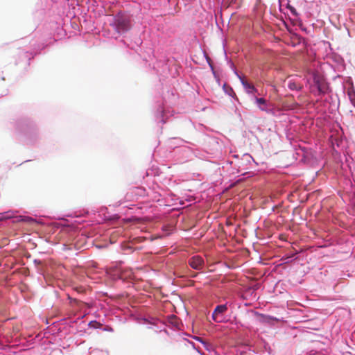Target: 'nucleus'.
<instances>
[{
    "label": "nucleus",
    "mask_w": 355,
    "mask_h": 355,
    "mask_svg": "<svg viewBox=\"0 0 355 355\" xmlns=\"http://www.w3.org/2000/svg\"><path fill=\"white\" fill-rule=\"evenodd\" d=\"M227 310V303L223 304H218L217 305L212 313L211 318L212 320L217 322H225V317L224 313Z\"/></svg>",
    "instance_id": "11"
},
{
    "label": "nucleus",
    "mask_w": 355,
    "mask_h": 355,
    "mask_svg": "<svg viewBox=\"0 0 355 355\" xmlns=\"http://www.w3.org/2000/svg\"><path fill=\"white\" fill-rule=\"evenodd\" d=\"M197 351L198 352V353L200 354V355H205L204 354L201 353L199 350L197 349Z\"/></svg>",
    "instance_id": "47"
},
{
    "label": "nucleus",
    "mask_w": 355,
    "mask_h": 355,
    "mask_svg": "<svg viewBox=\"0 0 355 355\" xmlns=\"http://www.w3.org/2000/svg\"><path fill=\"white\" fill-rule=\"evenodd\" d=\"M294 25H296V26H298L300 28V30L304 33H306V34H309V30L304 27L303 24H294Z\"/></svg>",
    "instance_id": "36"
},
{
    "label": "nucleus",
    "mask_w": 355,
    "mask_h": 355,
    "mask_svg": "<svg viewBox=\"0 0 355 355\" xmlns=\"http://www.w3.org/2000/svg\"><path fill=\"white\" fill-rule=\"evenodd\" d=\"M120 42L123 43L125 47L132 49L137 53H138V50L140 49V46L142 44V40L140 37H135L134 39H131L127 35L125 37L121 38Z\"/></svg>",
    "instance_id": "10"
},
{
    "label": "nucleus",
    "mask_w": 355,
    "mask_h": 355,
    "mask_svg": "<svg viewBox=\"0 0 355 355\" xmlns=\"http://www.w3.org/2000/svg\"><path fill=\"white\" fill-rule=\"evenodd\" d=\"M42 263H43V261H42V260H40L39 259H35L33 260V263H34L35 268L39 266H40V265H42Z\"/></svg>",
    "instance_id": "38"
},
{
    "label": "nucleus",
    "mask_w": 355,
    "mask_h": 355,
    "mask_svg": "<svg viewBox=\"0 0 355 355\" xmlns=\"http://www.w3.org/2000/svg\"><path fill=\"white\" fill-rule=\"evenodd\" d=\"M251 100L254 101V104L260 110L264 111L268 114L274 113L273 109L270 107V104L266 98L263 97H258L257 96H252Z\"/></svg>",
    "instance_id": "12"
},
{
    "label": "nucleus",
    "mask_w": 355,
    "mask_h": 355,
    "mask_svg": "<svg viewBox=\"0 0 355 355\" xmlns=\"http://www.w3.org/2000/svg\"><path fill=\"white\" fill-rule=\"evenodd\" d=\"M298 258L297 253L295 252H289L286 253L281 258L283 263H290Z\"/></svg>",
    "instance_id": "20"
},
{
    "label": "nucleus",
    "mask_w": 355,
    "mask_h": 355,
    "mask_svg": "<svg viewBox=\"0 0 355 355\" xmlns=\"http://www.w3.org/2000/svg\"><path fill=\"white\" fill-rule=\"evenodd\" d=\"M252 313L257 321L261 324H271L274 321L277 320V318L268 314L261 313L257 311H252Z\"/></svg>",
    "instance_id": "15"
},
{
    "label": "nucleus",
    "mask_w": 355,
    "mask_h": 355,
    "mask_svg": "<svg viewBox=\"0 0 355 355\" xmlns=\"http://www.w3.org/2000/svg\"><path fill=\"white\" fill-rule=\"evenodd\" d=\"M136 321L139 324H150L159 329V319L152 316L139 315L136 317Z\"/></svg>",
    "instance_id": "16"
},
{
    "label": "nucleus",
    "mask_w": 355,
    "mask_h": 355,
    "mask_svg": "<svg viewBox=\"0 0 355 355\" xmlns=\"http://www.w3.org/2000/svg\"><path fill=\"white\" fill-rule=\"evenodd\" d=\"M184 198V200L189 202L190 204L196 202V198L193 196V195H189L185 196Z\"/></svg>",
    "instance_id": "32"
},
{
    "label": "nucleus",
    "mask_w": 355,
    "mask_h": 355,
    "mask_svg": "<svg viewBox=\"0 0 355 355\" xmlns=\"http://www.w3.org/2000/svg\"><path fill=\"white\" fill-rule=\"evenodd\" d=\"M197 175H198V177L202 176V175H201V174H199V173H198V174H197Z\"/></svg>",
    "instance_id": "49"
},
{
    "label": "nucleus",
    "mask_w": 355,
    "mask_h": 355,
    "mask_svg": "<svg viewBox=\"0 0 355 355\" xmlns=\"http://www.w3.org/2000/svg\"><path fill=\"white\" fill-rule=\"evenodd\" d=\"M285 10H286L285 8V5H283L281 2V0H279V10L280 12L284 14L285 17H287V15H288V12H286Z\"/></svg>",
    "instance_id": "30"
},
{
    "label": "nucleus",
    "mask_w": 355,
    "mask_h": 355,
    "mask_svg": "<svg viewBox=\"0 0 355 355\" xmlns=\"http://www.w3.org/2000/svg\"><path fill=\"white\" fill-rule=\"evenodd\" d=\"M232 71L234 73V74L239 79L241 83L242 80H245L244 77L239 72L236 68L232 69Z\"/></svg>",
    "instance_id": "34"
},
{
    "label": "nucleus",
    "mask_w": 355,
    "mask_h": 355,
    "mask_svg": "<svg viewBox=\"0 0 355 355\" xmlns=\"http://www.w3.org/2000/svg\"><path fill=\"white\" fill-rule=\"evenodd\" d=\"M114 280H120L123 283L126 284L127 286H130L133 284L134 276L130 270H125L121 267L116 269L112 274Z\"/></svg>",
    "instance_id": "9"
},
{
    "label": "nucleus",
    "mask_w": 355,
    "mask_h": 355,
    "mask_svg": "<svg viewBox=\"0 0 355 355\" xmlns=\"http://www.w3.org/2000/svg\"><path fill=\"white\" fill-rule=\"evenodd\" d=\"M168 59H164L163 61L157 62L156 64L157 66H159L160 64H162L163 66L165 67V69H168L169 66L168 64Z\"/></svg>",
    "instance_id": "35"
},
{
    "label": "nucleus",
    "mask_w": 355,
    "mask_h": 355,
    "mask_svg": "<svg viewBox=\"0 0 355 355\" xmlns=\"http://www.w3.org/2000/svg\"><path fill=\"white\" fill-rule=\"evenodd\" d=\"M58 322L61 325H64V326L67 325L70 327H72L73 324L74 323L77 322V320H72V319L68 320L67 318H64L60 320Z\"/></svg>",
    "instance_id": "26"
},
{
    "label": "nucleus",
    "mask_w": 355,
    "mask_h": 355,
    "mask_svg": "<svg viewBox=\"0 0 355 355\" xmlns=\"http://www.w3.org/2000/svg\"><path fill=\"white\" fill-rule=\"evenodd\" d=\"M245 175L246 173H244L241 175V176H245ZM244 178H241V175H238L237 177L235 178V183L239 184L240 182H242Z\"/></svg>",
    "instance_id": "37"
},
{
    "label": "nucleus",
    "mask_w": 355,
    "mask_h": 355,
    "mask_svg": "<svg viewBox=\"0 0 355 355\" xmlns=\"http://www.w3.org/2000/svg\"><path fill=\"white\" fill-rule=\"evenodd\" d=\"M131 220L135 223H138L141 220V218L140 217L134 216H131Z\"/></svg>",
    "instance_id": "39"
},
{
    "label": "nucleus",
    "mask_w": 355,
    "mask_h": 355,
    "mask_svg": "<svg viewBox=\"0 0 355 355\" xmlns=\"http://www.w3.org/2000/svg\"><path fill=\"white\" fill-rule=\"evenodd\" d=\"M223 90L225 92V94H227L228 96H231L232 98H234L235 101H239V99L236 95V93L232 88V86L227 85V83H225L223 85Z\"/></svg>",
    "instance_id": "22"
},
{
    "label": "nucleus",
    "mask_w": 355,
    "mask_h": 355,
    "mask_svg": "<svg viewBox=\"0 0 355 355\" xmlns=\"http://www.w3.org/2000/svg\"><path fill=\"white\" fill-rule=\"evenodd\" d=\"M46 264L43 262L42 265L36 267L35 270H36V272L37 274L44 277L45 273H46Z\"/></svg>",
    "instance_id": "27"
},
{
    "label": "nucleus",
    "mask_w": 355,
    "mask_h": 355,
    "mask_svg": "<svg viewBox=\"0 0 355 355\" xmlns=\"http://www.w3.org/2000/svg\"><path fill=\"white\" fill-rule=\"evenodd\" d=\"M259 345L260 347L263 348L265 352H268L269 354H272V349L269 345V343L263 338H261L259 342Z\"/></svg>",
    "instance_id": "25"
},
{
    "label": "nucleus",
    "mask_w": 355,
    "mask_h": 355,
    "mask_svg": "<svg viewBox=\"0 0 355 355\" xmlns=\"http://www.w3.org/2000/svg\"><path fill=\"white\" fill-rule=\"evenodd\" d=\"M87 326L89 327V329H101L104 331H109V332H113L114 329L110 326H105L103 327V324H101L100 322H98L96 320H91L88 322Z\"/></svg>",
    "instance_id": "17"
},
{
    "label": "nucleus",
    "mask_w": 355,
    "mask_h": 355,
    "mask_svg": "<svg viewBox=\"0 0 355 355\" xmlns=\"http://www.w3.org/2000/svg\"><path fill=\"white\" fill-rule=\"evenodd\" d=\"M56 41L57 39L52 38V33L48 34V40L41 37L38 38L36 43L31 44L33 46L31 51L19 50L17 54V59L16 60V64L29 66L31 60L35 55L40 53L43 49L54 44Z\"/></svg>",
    "instance_id": "5"
},
{
    "label": "nucleus",
    "mask_w": 355,
    "mask_h": 355,
    "mask_svg": "<svg viewBox=\"0 0 355 355\" xmlns=\"http://www.w3.org/2000/svg\"><path fill=\"white\" fill-rule=\"evenodd\" d=\"M137 194L140 196H150V192L154 194L153 197L154 200L160 205L163 204L168 207H174L173 209H178V206H184V202L182 199L177 196L171 191L161 187L154 180L151 186H148V190L146 189L137 188Z\"/></svg>",
    "instance_id": "3"
},
{
    "label": "nucleus",
    "mask_w": 355,
    "mask_h": 355,
    "mask_svg": "<svg viewBox=\"0 0 355 355\" xmlns=\"http://www.w3.org/2000/svg\"><path fill=\"white\" fill-rule=\"evenodd\" d=\"M307 84L311 94L320 96L330 92L329 85L324 76L317 71L311 73L307 79Z\"/></svg>",
    "instance_id": "6"
},
{
    "label": "nucleus",
    "mask_w": 355,
    "mask_h": 355,
    "mask_svg": "<svg viewBox=\"0 0 355 355\" xmlns=\"http://www.w3.org/2000/svg\"><path fill=\"white\" fill-rule=\"evenodd\" d=\"M232 71L234 73V74L239 79L241 83L242 80H245L244 77L239 72L236 68L232 69Z\"/></svg>",
    "instance_id": "33"
},
{
    "label": "nucleus",
    "mask_w": 355,
    "mask_h": 355,
    "mask_svg": "<svg viewBox=\"0 0 355 355\" xmlns=\"http://www.w3.org/2000/svg\"><path fill=\"white\" fill-rule=\"evenodd\" d=\"M354 97H355V91H354Z\"/></svg>",
    "instance_id": "51"
},
{
    "label": "nucleus",
    "mask_w": 355,
    "mask_h": 355,
    "mask_svg": "<svg viewBox=\"0 0 355 355\" xmlns=\"http://www.w3.org/2000/svg\"><path fill=\"white\" fill-rule=\"evenodd\" d=\"M39 253H40V254H44L45 252H40Z\"/></svg>",
    "instance_id": "48"
},
{
    "label": "nucleus",
    "mask_w": 355,
    "mask_h": 355,
    "mask_svg": "<svg viewBox=\"0 0 355 355\" xmlns=\"http://www.w3.org/2000/svg\"><path fill=\"white\" fill-rule=\"evenodd\" d=\"M134 22V16L130 12L120 10L110 22V30L113 31L112 37L115 40L125 37L130 33Z\"/></svg>",
    "instance_id": "4"
},
{
    "label": "nucleus",
    "mask_w": 355,
    "mask_h": 355,
    "mask_svg": "<svg viewBox=\"0 0 355 355\" xmlns=\"http://www.w3.org/2000/svg\"><path fill=\"white\" fill-rule=\"evenodd\" d=\"M13 128L15 139L21 144L28 146H38L42 140L40 126L33 117L21 115L10 121Z\"/></svg>",
    "instance_id": "1"
},
{
    "label": "nucleus",
    "mask_w": 355,
    "mask_h": 355,
    "mask_svg": "<svg viewBox=\"0 0 355 355\" xmlns=\"http://www.w3.org/2000/svg\"><path fill=\"white\" fill-rule=\"evenodd\" d=\"M173 317L174 315H171L164 321L159 320V329H158L160 332L164 331L171 338H174L175 334H178V331L179 330V324L174 320Z\"/></svg>",
    "instance_id": "7"
},
{
    "label": "nucleus",
    "mask_w": 355,
    "mask_h": 355,
    "mask_svg": "<svg viewBox=\"0 0 355 355\" xmlns=\"http://www.w3.org/2000/svg\"><path fill=\"white\" fill-rule=\"evenodd\" d=\"M146 177H150V176H156V175H158V171L157 170H154V169H148L146 172Z\"/></svg>",
    "instance_id": "31"
},
{
    "label": "nucleus",
    "mask_w": 355,
    "mask_h": 355,
    "mask_svg": "<svg viewBox=\"0 0 355 355\" xmlns=\"http://www.w3.org/2000/svg\"><path fill=\"white\" fill-rule=\"evenodd\" d=\"M205 57L206 61H207V64H208V65H209V67L210 68V70H211V73L213 74V76H214L216 82L218 83V85H220L221 80L220 78V76H218V74L216 71V70L214 69V65H213L210 58L208 56L205 55Z\"/></svg>",
    "instance_id": "21"
},
{
    "label": "nucleus",
    "mask_w": 355,
    "mask_h": 355,
    "mask_svg": "<svg viewBox=\"0 0 355 355\" xmlns=\"http://www.w3.org/2000/svg\"><path fill=\"white\" fill-rule=\"evenodd\" d=\"M84 220H82V222H83ZM76 222H78V223H80L81 221H78V220H76Z\"/></svg>",
    "instance_id": "50"
},
{
    "label": "nucleus",
    "mask_w": 355,
    "mask_h": 355,
    "mask_svg": "<svg viewBox=\"0 0 355 355\" xmlns=\"http://www.w3.org/2000/svg\"><path fill=\"white\" fill-rule=\"evenodd\" d=\"M287 87L291 91H295V92H299L302 88V87L300 84L296 83L293 80H288Z\"/></svg>",
    "instance_id": "24"
},
{
    "label": "nucleus",
    "mask_w": 355,
    "mask_h": 355,
    "mask_svg": "<svg viewBox=\"0 0 355 355\" xmlns=\"http://www.w3.org/2000/svg\"><path fill=\"white\" fill-rule=\"evenodd\" d=\"M121 204H122V202H121V201H118V202H116L115 204H113V205H112V206H113L114 207H116L120 206Z\"/></svg>",
    "instance_id": "41"
},
{
    "label": "nucleus",
    "mask_w": 355,
    "mask_h": 355,
    "mask_svg": "<svg viewBox=\"0 0 355 355\" xmlns=\"http://www.w3.org/2000/svg\"><path fill=\"white\" fill-rule=\"evenodd\" d=\"M214 16H215L216 25L217 26V28L218 29V31H220L221 33H223V28H222L219 21H218V17L219 16L220 19V23L223 26L224 21H223V12H222V8L221 7L218 10L217 12L215 11Z\"/></svg>",
    "instance_id": "23"
},
{
    "label": "nucleus",
    "mask_w": 355,
    "mask_h": 355,
    "mask_svg": "<svg viewBox=\"0 0 355 355\" xmlns=\"http://www.w3.org/2000/svg\"><path fill=\"white\" fill-rule=\"evenodd\" d=\"M203 345H204V346H205V349H207V350H209V351L210 350V349H209V348L208 347V346L206 345V343H203Z\"/></svg>",
    "instance_id": "44"
},
{
    "label": "nucleus",
    "mask_w": 355,
    "mask_h": 355,
    "mask_svg": "<svg viewBox=\"0 0 355 355\" xmlns=\"http://www.w3.org/2000/svg\"><path fill=\"white\" fill-rule=\"evenodd\" d=\"M223 51H224L225 60L227 62V64L230 67L231 70H232V69L236 68L235 64L233 62V61L228 57L225 47L223 48Z\"/></svg>",
    "instance_id": "28"
},
{
    "label": "nucleus",
    "mask_w": 355,
    "mask_h": 355,
    "mask_svg": "<svg viewBox=\"0 0 355 355\" xmlns=\"http://www.w3.org/2000/svg\"><path fill=\"white\" fill-rule=\"evenodd\" d=\"M171 116H173V114L166 107L164 103H159L156 105L154 112V120L157 124L163 125L166 123L168 119Z\"/></svg>",
    "instance_id": "8"
},
{
    "label": "nucleus",
    "mask_w": 355,
    "mask_h": 355,
    "mask_svg": "<svg viewBox=\"0 0 355 355\" xmlns=\"http://www.w3.org/2000/svg\"><path fill=\"white\" fill-rule=\"evenodd\" d=\"M285 8L287 10L286 12H288V15H287V17L293 24H302L301 15L293 6L290 4L289 0H288V2L285 4Z\"/></svg>",
    "instance_id": "13"
},
{
    "label": "nucleus",
    "mask_w": 355,
    "mask_h": 355,
    "mask_svg": "<svg viewBox=\"0 0 355 355\" xmlns=\"http://www.w3.org/2000/svg\"><path fill=\"white\" fill-rule=\"evenodd\" d=\"M234 320H235V324H241L239 321H237L236 318H234ZM241 327L243 326L242 324H240Z\"/></svg>",
    "instance_id": "43"
},
{
    "label": "nucleus",
    "mask_w": 355,
    "mask_h": 355,
    "mask_svg": "<svg viewBox=\"0 0 355 355\" xmlns=\"http://www.w3.org/2000/svg\"><path fill=\"white\" fill-rule=\"evenodd\" d=\"M87 215H89V211L83 210V211H80L79 214H78V212L76 211L73 214H72L71 216H73L75 218H79V217H84Z\"/></svg>",
    "instance_id": "29"
},
{
    "label": "nucleus",
    "mask_w": 355,
    "mask_h": 355,
    "mask_svg": "<svg viewBox=\"0 0 355 355\" xmlns=\"http://www.w3.org/2000/svg\"><path fill=\"white\" fill-rule=\"evenodd\" d=\"M243 156H246V157H250L251 159H253L252 157L250 154H248V153L244 154Z\"/></svg>",
    "instance_id": "42"
},
{
    "label": "nucleus",
    "mask_w": 355,
    "mask_h": 355,
    "mask_svg": "<svg viewBox=\"0 0 355 355\" xmlns=\"http://www.w3.org/2000/svg\"><path fill=\"white\" fill-rule=\"evenodd\" d=\"M349 99H350V101H353L352 96L351 94H349Z\"/></svg>",
    "instance_id": "45"
},
{
    "label": "nucleus",
    "mask_w": 355,
    "mask_h": 355,
    "mask_svg": "<svg viewBox=\"0 0 355 355\" xmlns=\"http://www.w3.org/2000/svg\"><path fill=\"white\" fill-rule=\"evenodd\" d=\"M241 85L243 87L245 92L250 95V97L252 96H256V94L258 93V89L246 80H242Z\"/></svg>",
    "instance_id": "18"
},
{
    "label": "nucleus",
    "mask_w": 355,
    "mask_h": 355,
    "mask_svg": "<svg viewBox=\"0 0 355 355\" xmlns=\"http://www.w3.org/2000/svg\"><path fill=\"white\" fill-rule=\"evenodd\" d=\"M188 191H190V192H193L195 190L194 189H189Z\"/></svg>",
    "instance_id": "46"
},
{
    "label": "nucleus",
    "mask_w": 355,
    "mask_h": 355,
    "mask_svg": "<svg viewBox=\"0 0 355 355\" xmlns=\"http://www.w3.org/2000/svg\"><path fill=\"white\" fill-rule=\"evenodd\" d=\"M87 3H91V6L93 7L98 6L97 1L96 0H88Z\"/></svg>",
    "instance_id": "40"
},
{
    "label": "nucleus",
    "mask_w": 355,
    "mask_h": 355,
    "mask_svg": "<svg viewBox=\"0 0 355 355\" xmlns=\"http://www.w3.org/2000/svg\"><path fill=\"white\" fill-rule=\"evenodd\" d=\"M189 264L194 270H200L204 266V260L198 257H193L189 260Z\"/></svg>",
    "instance_id": "19"
},
{
    "label": "nucleus",
    "mask_w": 355,
    "mask_h": 355,
    "mask_svg": "<svg viewBox=\"0 0 355 355\" xmlns=\"http://www.w3.org/2000/svg\"><path fill=\"white\" fill-rule=\"evenodd\" d=\"M175 227L171 223H162L158 227L157 232L155 234L148 233L146 236H139L135 237L132 241H123L120 243L117 252L124 255H130L135 251L140 250L141 247L135 246L133 241L141 243L146 240L154 241L155 239H163L171 235Z\"/></svg>",
    "instance_id": "2"
},
{
    "label": "nucleus",
    "mask_w": 355,
    "mask_h": 355,
    "mask_svg": "<svg viewBox=\"0 0 355 355\" xmlns=\"http://www.w3.org/2000/svg\"><path fill=\"white\" fill-rule=\"evenodd\" d=\"M297 155L301 156L300 162L306 164H312L315 159L312 151L305 147L300 148V152L297 153Z\"/></svg>",
    "instance_id": "14"
}]
</instances>
